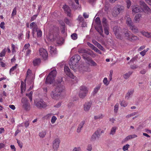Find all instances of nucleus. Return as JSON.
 Returning <instances> with one entry per match:
<instances>
[{
    "mask_svg": "<svg viewBox=\"0 0 151 151\" xmlns=\"http://www.w3.org/2000/svg\"><path fill=\"white\" fill-rule=\"evenodd\" d=\"M141 33L147 38H151V33H149L145 31H142Z\"/></svg>",
    "mask_w": 151,
    "mask_h": 151,
    "instance_id": "obj_28",
    "label": "nucleus"
},
{
    "mask_svg": "<svg viewBox=\"0 0 151 151\" xmlns=\"http://www.w3.org/2000/svg\"><path fill=\"white\" fill-rule=\"evenodd\" d=\"M86 149L87 150L91 151L92 150V145L91 144H88L87 147Z\"/></svg>",
    "mask_w": 151,
    "mask_h": 151,
    "instance_id": "obj_58",
    "label": "nucleus"
},
{
    "mask_svg": "<svg viewBox=\"0 0 151 151\" xmlns=\"http://www.w3.org/2000/svg\"><path fill=\"white\" fill-rule=\"evenodd\" d=\"M35 104L37 108L40 109L45 108L47 106L46 103L42 100L35 101Z\"/></svg>",
    "mask_w": 151,
    "mask_h": 151,
    "instance_id": "obj_8",
    "label": "nucleus"
},
{
    "mask_svg": "<svg viewBox=\"0 0 151 151\" xmlns=\"http://www.w3.org/2000/svg\"><path fill=\"white\" fill-rule=\"evenodd\" d=\"M139 5L142 7V11L146 14H151V9L148 7L146 4L143 1H139Z\"/></svg>",
    "mask_w": 151,
    "mask_h": 151,
    "instance_id": "obj_6",
    "label": "nucleus"
},
{
    "mask_svg": "<svg viewBox=\"0 0 151 151\" xmlns=\"http://www.w3.org/2000/svg\"><path fill=\"white\" fill-rule=\"evenodd\" d=\"M141 7L137 5H133L132 6V13H136L142 12V9Z\"/></svg>",
    "mask_w": 151,
    "mask_h": 151,
    "instance_id": "obj_14",
    "label": "nucleus"
},
{
    "mask_svg": "<svg viewBox=\"0 0 151 151\" xmlns=\"http://www.w3.org/2000/svg\"><path fill=\"white\" fill-rule=\"evenodd\" d=\"M125 2L126 3L127 8L129 9L131 5V1L130 0H126Z\"/></svg>",
    "mask_w": 151,
    "mask_h": 151,
    "instance_id": "obj_42",
    "label": "nucleus"
},
{
    "mask_svg": "<svg viewBox=\"0 0 151 151\" xmlns=\"http://www.w3.org/2000/svg\"><path fill=\"white\" fill-rule=\"evenodd\" d=\"M21 104L23 108L25 110L28 111L30 109V105L26 98H22L21 100Z\"/></svg>",
    "mask_w": 151,
    "mask_h": 151,
    "instance_id": "obj_9",
    "label": "nucleus"
},
{
    "mask_svg": "<svg viewBox=\"0 0 151 151\" xmlns=\"http://www.w3.org/2000/svg\"><path fill=\"white\" fill-rule=\"evenodd\" d=\"M126 23L127 25L129 27L130 29L134 32L137 33L138 32V30L137 27L134 25L132 19L129 15L125 17Z\"/></svg>",
    "mask_w": 151,
    "mask_h": 151,
    "instance_id": "obj_3",
    "label": "nucleus"
},
{
    "mask_svg": "<svg viewBox=\"0 0 151 151\" xmlns=\"http://www.w3.org/2000/svg\"><path fill=\"white\" fill-rule=\"evenodd\" d=\"M89 62L92 66H96L97 65L96 63L92 60L90 59L89 60Z\"/></svg>",
    "mask_w": 151,
    "mask_h": 151,
    "instance_id": "obj_46",
    "label": "nucleus"
},
{
    "mask_svg": "<svg viewBox=\"0 0 151 151\" xmlns=\"http://www.w3.org/2000/svg\"><path fill=\"white\" fill-rule=\"evenodd\" d=\"M34 79V76L32 73V71L28 69L26 73V79L28 80H32Z\"/></svg>",
    "mask_w": 151,
    "mask_h": 151,
    "instance_id": "obj_18",
    "label": "nucleus"
},
{
    "mask_svg": "<svg viewBox=\"0 0 151 151\" xmlns=\"http://www.w3.org/2000/svg\"><path fill=\"white\" fill-rule=\"evenodd\" d=\"M49 49L50 54L52 55H53L56 54V49L55 47L51 46L49 47Z\"/></svg>",
    "mask_w": 151,
    "mask_h": 151,
    "instance_id": "obj_23",
    "label": "nucleus"
},
{
    "mask_svg": "<svg viewBox=\"0 0 151 151\" xmlns=\"http://www.w3.org/2000/svg\"><path fill=\"white\" fill-rule=\"evenodd\" d=\"M132 72L131 71H129L127 73H125L123 75L124 78L125 79H127L130 76L132 75Z\"/></svg>",
    "mask_w": 151,
    "mask_h": 151,
    "instance_id": "obj_27",
    "label": "nucleus"
},
{
    "mask_svg": "<svg viewBox=\"0 0 151 151\" xmlns=\"http://www.w3.org/2000/svg\"><path fill=\"white\" fill-rule=\"evenodd\" d=\"M141 17V14H138L136 15L134 19L136 22H138L140 18Z\"/></svg>",
    "mask_w": 151,
    "mask_h": 151,
    "instance_id": "obj_31",
    "label": "nucleus"
},
{
    "mask_svg": "<svg viewBox=\"0 0 151 151\" xmlns=\"http://www.w3.org/2000/svg\"><path fill=\"white\" fill-rule=\"evenodd\" d=\"M46 134V131H42L39 134V136L41 138H44L45 137V135Z\"/></svg>",
    "mask_w": 151,
    "mask_h": 151,
    "instance_id": "obj_41",
    "label": "nucleus"
},
{
    "mask_svg": "<svg viewBox=\"0 0 151 151\" xmlns=\"http://www.w3.org/2000/svg\"><path fill=\"white\" fill-rule=\"evenodd\" d=\"M149 49V48H147L145 50H144L143 51L140 52V54L142 57L144 56Z\"/></svg>",
    "mask_w": 151,
    "mask_h": 151,
    "instance_id": "obj_40",
    "label": "nucleus"
},
{
    "mask_svg": "<svg viewBox=\"0 0 151 151\" xmlns=\"http://www.w3.org/2000/svg\"><path fill=\"white\" fill-rule=\"evenodd\" d=\"M87 51L84 49H82L80 50V52L83 53L82 54V56L85 59H87L88 58V55L87 54Z\"/></svg>",
    "mask_w": 151,
    "mask_h": 151,
    "instance_id": "obj_24",
    "label": "nucleus"
},
{
    "mask_svg": "<svg viewBox=\"0 0 151 151\" xmlns=\"http://www.w3.org/2000/svg\"><path fill=\"white\" fill-rule=\"evenodd\" d=\"M17 142L18 143V145L19 147H20V148H22V142L21 141L18 139L17 140Z\"/></svg>",
    "mask_w": 151,
    "mask_h": 151,
    "instance_id": "obj_62",
    "label": "nucleus"
},
{
    "mask_svg": "<svg viewBox=\"0 0 151 151\" xmlns=\"http://www.w3.org/2000/svg\"><path fill=\"white\" fill-rule=\"evenodd\" d=\"M129 147V144H126V145H124L123 148L122 150L123 151H126L128 150V148Z\"/></svg>",
    "mask_w": 151,
    "mask_h": 151,
    "instance_id": "obj_51",
    "label": "nucleus"
},
{
    "mask_svg": "<svg viewBox=\"0 0 151 151\" xmlns=\"http://www.w3.org/2000/svg\"><path fill=\"white\" fill-rule=\"evenodd\" d=\"M30 45L29 43L25 44L24 46L22 51L23 52L30 49Z\"/></svg>",
    "mask_w": 151,
    "mask_h": 151,
    "instance_id": "obj_34",
    "label": "nucleus"
},
{
    "mask_svg": "<svg viewBox=\"0 0 151 151\" xmlns=\"http://www.w3.org/2000/svg\"><path fill=\"white\" fill-rule=\"evenodd\" d=\"M60 142L58 139H56L53 142L52 147L54 150H56L58 148Z\"/></svg>",
    "mask_w": 151,
    "mask_h": 151,
    "instance_id": "obj_17",
    "label": "nucleus"
},
{
    "mask_svg": "<svg viewBox=\"0 0 151 151\" xmlns=\"http://www.w3.org/2000/svg\"><path fill=\"white\" fill-rule=\"evenodd\" d=\"M31 52V50L30 48L23 52L25 53V55L26 58L29 56Z\"/></svg>",
    "mask_w": 151,
    "mask_h": 151,
    "instance_id": "obj_32",
    "label": "nucleus"
},
{
    "mask_svg": "<svg viewBox=\"0 0 151 151\" xmlns=\"http://www.w3.org/2000/svg\"><path fill=\"white\" fill-rule=\"evenodd\" d=\"M75 3L78 5V6L76 7L75 9H80L81 7V6L80 5H79L78 0H74Z\"/></svg>",
    "mask_w": 151,
    "mask_h": 151,
    "instance_id": "obj_57",
    "label": "nucleus"
},
{
    "mask_svg": "<svg viewBox=\"0 0 151 151\" xmlns=\"http://www.w3.org/2000/svg\"><path fill=\"white\" fill-rule=\"evenodd\" d=\"M6 51V48H4L0 52V57H2L4 56Z\"/></svg>",
    "mask_w": 151,
    "mask_h": 151,
    "instance_id": "obj_39",
    "label": "nucleus"
},
{
    "mask_svg": "<svg viewBox=\"0 0 151 151\" xmlns=\"http://www.w3.org/2000/svg\"><path fill=\"white\" fill-rule=\"evenodd\" d=\"M119 14V12L118 11L116 8L115 7L114 9L113 15L114 17H116Z\"/></svg>",
    "mask_w": 151,
    "mask_h": 151,
    "instance_id": "obj_30",
    "label": "nucleus"
},
{
    "mask_svg": "<svg viewBox=\"0 0 151 151\" xmlns=\"http://www.w3.org/2000/svg\"><path fill=\"white\" fill-rule=\"evenodd\" d=\"M65 89L62 78L60 77L56 80L54 84L53 89L50 93L51 98L55 100H58L62 94L65 92Z\"/></svg>",
    "mask_w": 151,
    "mask_h": 151,
    "instance_id": "obj_1",
    "label": "nucleus"
},
{
    "mask_svg": "<svg viewBox=\"0 0 151 151\" xmlns=\"http://www.w3.org/2000/svg\"><path fill=\"white\" fill-rule=\"evenodd\" d=\"M87 88L84 86H82L80 87V91L79 93V96L80 98H84L87 95L88 92Z\"/></svg>",
    "mask_w": 151,
    "mask_h": 151,
    "instance_id": "obj_5",
    "label": "nucleus"
},
{
    "mask_svg": "<svg viewBox=\"0 0 151 151\" xmlns=\"http://www.w3.org/2000/svg\"><path fill=\"white\" fill-rule=\"evenodd\" d=\"M104 116V115L102 114H100L94 116V119L95 120L101 119H102Z\"/></svg>",
    "mask_w": 151,
    "mask_h": 151,
    "instance_id": "obj_29",
    "label": "nucleus"
},
{
    "mask_svg": "<svg viewBox=\"0 0 151 151\" xmlns=\"http://www.w3.org/2000/svg\"><path fill=\"white\" fill-rule=\"evenodd\" d=\"M52 39L58 45H61L63 43V39L60 37L58 33L53 35Z\"/></svg>",
    "mask_w": 151,
    "mask_h": 151,
    "instance_id": "obj_7",
    "label": "nucleus"
},
{
    "mask_svg": "<svg viewBox=\"0 0 151 151\" xmlns=\"http://www.w3.org/2000/svg\"><path fill=\"white\" fill-rule=\"evenodd\" d=\"M85 122V120H83L80 123L77 129V132L79 133L81 132L82 128Z\"/></svg>",
    "mask_w": 151,
    "mask_h": 151,
    "instance_id": "obj_21",
    "label": "nucleus"
},
{
    "mask_svg": "<svg viewBox=\"0 0 151 151\" xmlns=\"http://www.w3.org/2000/svg\"><path fill=\"white\" fill-rule=\"evenodd\" d=\"M103 81L104 83L106 86L108 85L109 83V82L108 81L107 79L106 78H104Z\"/></svg>",
    "mask_w": 151,
    "mask_h": 151,
    "instance_id": "obj_54",
    "label": "nucleus"
},
{
    "mask_svg": "<svg viewBox=\"0 0 151 151\" xmlns=\"http://www.w3.org/2000/svg\"><path fill=\"white\" fill-rule=\"evenodd\" d=\"M96 22L98 25L101 24V22L100 18L99 17H97L95 20Z\"/></svg>",
    "mask_w": 151,
    "mask_h": 151,
    "instance_id": "obj_50",
    "label": "nucleus"
},
{
    "mask_svg": "<svg viewBox=\"0 0 151 151\" xmlns=\"http://www.w3.org/2000/svg\"><path fill=\"white\" fill-rule=\"evenodd\" d=\"M40 56L44 60H46L48 58V54L45 49L43 48L40 49Z\"/></svg>",
    "mask_w": 151,
    "mask_h": 151,
    "instance_id": "obj_10",
    "label": "nucleus"
},
{
    "mask_svg": "<svg viewBox=\"0 0 151 151\" xmlns=\"http://www.w3.org/2000/svg\"><path fill=\"white\" fill-rule=\"evenodd\" d=\"M92 103L90 102H86L83 105L84 110L87 111L89 110L91 106Z\"/></svg>",
    "mask_w": 151,
    "mask_h": 151,
    "instance_id": "obj_20",
    "label": "nucleus"
},
{
    "mask_svg": "<svg viewBox=\"0 0 151 151\" xmlns=\"http://www.w3.org/2000/svg\"><path fill=\"white\" fill-rule=\"evenodd\" d=\"M72 151H81V149L80 147H75L73 150Z\"/></svg>",
    "mask_w": 151,
    "mask_h": 151,
    "instance_id": "obj_63",
    "label": "nucleus"
},
{
    "mask_svg": "<svg viewBox=\"0 0 151 151\" xmlns=\"http://www.w3.org/2000/svg\"><path fill=\"white\" fill-rule=\"evenodd\" d=\"M119 104L117 103L114 106V112L116 113L117 112V111L119 109Z\"/></svg>",
    "mask_w": 151,
    "mask_h": 151,
    "instance_id": "obj_49",
    "label": "nucleus"
},
{
    "mask_svg": "<svg viewBox=\"0 0 151 151\" xmlns=\"http://www.w3.org/2000/svg\"><path fill=\"white\" fill-rule=\"evenodd\" d=\"M101 134L100 133V131L97 130L92 134L90 139V141L94 142L96 139L99 138Z\"/></svg>",
    "mask_w": 151,
    "mask_h": 151,
    "instance_id": "obj_11",
    "label": "nucleus"
},
{
    "mask_svg": "<svg viewBox=\"0 0 151 151\" xmlns=\"http://www.w3.org/2000/svg\"><path fill=\"white\" fill-rule=\"evenodd\" d=\"M64 22L67 24L69 25H70L71 24L70 21L67 18H65L64 20Z\"/></svg>",
    "mask_w": 151,
    "mask_h": 151,
    "instance_id": "obj_61",
    "label": "nucleus"
},
{
    "mask_svg": "<svg viewBox=\"0 0 151 151\" xmlns=\"http://www.w3.org/2000/svg\"><path fill=\"white\" fill-rule=\"evenodd\" d=\"M113 31L116 37L120 39H122L123 38L119 33V28L118 27H115L113 28Z\"/></svg>",
    "mask_w": 151,
    "mask_h": 151,
    "instance_id": "obj_16",
    "label": "nucleus"
},
{
    "mask_svg": "<svg viewBox=\"0 0 151 151\" xmlns=\"http://www.w3.org/2000/svg\"><path fill=\"white\" fill-rule=\"evenodd\" d=\"M87 45L93 50L94 48L95 47L93 44H91L89 42H88L87 43Z\"/></svg>",
    "mask_w": 151,
    "mask_h": 151,
    "instance_id": "obj_60",
    "label": "nucleus"
},
{
    "mask_svg": "<svg viewBox=\"0 0 151 151\" xmlns=\"http://www.w3.org/2000/svg\"><path fill=\"white\" fill-rule=\"evenodd\" d=\"M57 118L55 116H53L52 117L51 119V123L53 124H54L56 120H57Z\"/></svg>",
    "mask_w": 151,
    "mask_h": 151,
    "instance_id": "obj_53",
    "label": "nucleus"
},
{
    "mask_svg": "<svg viewBox=\"0 0 151 151\" xmlns=\"http://www.w3.org/2000/svg\"><path fill=\"white\" fill-rule=\"evenodd\" d=\"M35 27L32 28V35H33L36 32H37L39 29H38L37 26L36 25Z\"/></svg>",
    "mask_w": 151,
    "mask_h": 151,
    "instance_id": "obj_45",
    "label": "nucleus"
},
{
    "mask_svg": "<svg viewBox=\"0 0 151 151\" xmlns=\"http://www.w3.org/2000/svg\"><path fill=\"white\" fill-rule=\"evenodd\" d=\"M131 139L130 136V135L127 136L126 138H125L124 139L123 141L124 142H126L128 141L129 139Z\"/></svg>",
    "mask_w": 151,
    "mask_h": 151,
    "instance_id": "obj_64",
    "label": "nucleus"
},
{
    "mask_svg": "<svg viewBox=\"0 0 151 151\" xmlns=\"http://www.w3.org/2000/svg\"><path fill=\"white\" fill-rule=\"evenodd\" d=\"M138 39V38L137 36L134 35L132 34L131 36V37L129 40V41H133L137 40Z\"/></svg>",
    "mask_w": 151,
    "mask_h": 151,
    "instance_id": "obj_43",
    "label": "nucleus"
},
{
    "mask_svg": "<svg viewBox=\"0 0 151 151\" xmlns=\"http://www.w3.org/2000/svg\"><path fill=\"white\" fill-rule=\"evenodd\" d=\"M101 87V85H99L96 87L94 88L93 92L94 94H96L98 92Z\"/></svg>",
    "mask_w": 151,
    "mask_h": 151,
    "instance_id": "obj_33",
    "label": "nucleus"
},
{
    "mask_svg": "<svg viewBox=\"0 0 151 151\" xmlns=\"http://www.w3.org/2000/svg\"><path fill=\"white\" fill-rule=\"evenodd\" d=\"M96 46L100 50L104 51V49L103 47L99 43Z\"/></svg>",
    "mask_w": 151,
    "mask_h": 151,
    "instance_id": "obj_56",
    "label": "nucleus"
},
{
    "mask_svg": "<svg viewBox=\"0 0 151 151\" xmlns=\"http://www.w3.org/2000/svg\"><path fill=\"white\" fill-rule=\"evenodd\" d=\"M95 52H97L98 53L101 54H102L101 52L99 50L97 47H95L94 49H93Z\"/></svg>",
    "mask_w": 151,
    "mask_h": 151,
    "instance_id": "obj_59",
    "label": "nucleus"
},
{
    "mask_svg": "<svg viewBox=\"0 0 151 151\" xmlns=\"http://www.w3.org/2000/svg\"><path fill=\"white\" fill-rule=\"evenodd\" d=\"M97 27H96L95 28L96 30L101 35H102L103 30L101 24L98 25Z\"/></svg>",
    "mask_w": 151,
    "mask_h": 151,
    "instance_id": "obj_22",
    "label": "nucleus"
},
{
    "mask_svg": "<svg viewBox=\"0 0 151 151\" xmlns=\"http://www.w3.org/2000/svg\"><path fill=\"white\" fill-rule=\"evenodd\" d=\"M41 60L40 58H36L33 61V63L34 66L38 65L40 63Z\"/></svg>",
    "mask_w": 151,
    "mask_h": 151,
    "instance_id": "obj_25",
    "label": "nucleus"
},
{
    "mask_svg": "<svg viewBox=\"0 0 151 151\" xmlns=\"http://www.w3.org/2000/svg\"><path fill=\"white\" fill-rule=\"evenodd\" d=\"M132 34L128 30H126L124 33V38L129 40Z\"/></svg>",
    "mask_w": 151,
    "mask_h": 151,
    "instance_id": "obj_19",
    "label": "nucleus"
},
{
    "mask_svg": "<svg viewBox=\"0 0 151 151\" xmlns=\"http://www.w3.org/2000/svg\"><path fill=\"white\" fill-rule=\"evenodd\" d=\"M115 7L117 9L118 11L119 12V14L123 12L124 9V6L119 5L116 6Z\"/></svg>",
    "mask_w": 151,
    "mask_h": 151,
    "instance_id": "obj_26",
    "label": "nucleus"
},
{
    "mask_svg": "<svg viewBox=\"0 0 151 151\" xmlns=\"http://www.w3.org/2000/svg\"><path fill=\"white\" fill-rule=\"evenodd\" d=\"M64 72L68 76L72 79H74V76L70 72L69 67L66 65H65L64 67Z\"/></svg>",
    "mask_w": 151,
    "mask_h": 151,
    "instance_id": "obj_13",
    "label": "nucleus"
},
{
    "mask_svg": "<svg viewBox=\"0 0 151 151\" xmlns=\"http://www.w3.org/2000/svg\"><path fill=\"white\" fill-rule=\"evenodd\" d=\"M71 38L73 40H76L77 38V35L76 33H73L71 35Z\"/></svg>",
    "mask_w": 151,
    "mask_h": 151,
    "instance_id": "obj_48",
    "label": "nucleus"
},
{
    "mask_svg": "<svg viewBox=\"0 0 151 151\" xmlns=\"http://www.w3.org/2000/svg\"><path fill=\"white\" fill-rule=\"evenodd\" d=\"M102 23L104 27V29L105 33L108 35L109 34V27L107 23L106 19L105 18H103L102 20Z\"/></svg>",
    "mask_w": 151,
    "mask_h": 151,
    "instance_id": "obj_12",
    "label": "nucleus"
},
{
    "mask_svg": "<svg viewBox=\"0 0 151 151\" xmlns=\"http://www.w3.org/2000/svg\"><path fill=\"white\" fill-rule=\"evenodd\" d=\"M137 112H134L131 114H129L126 116V118H129L132 116H134L135 115L137 114Z\"/></svg>",
    "mask_w": 151,
    "mask_h": 151,
    "instance_id": "obj_52",
    "label": "nucleus"
},
{
    "mask_svg": "<svg viewBox=\"0 0 151 151\" xmlns=\"http://www.w3.org/2000/svg\"><path fill=\"white\" fill-rule=\"evenodd\" d=\"M116 129L117 127L115 126L113 127L111 129L110 133V134L112 135H114L115 133Z\"/></svg>",
    "mask_w": 151,
    "mask_h": 151,
    "instance_id": "obj_36",
    "label": "nucleus"
},
{
    "mask_svg": "<svg viewBox=\"0 0 151 151\" xmlns=\"http://www.w3.org/2000/svg\"><path fill=\"white\" fill-rule=\"evenodd\" d=\"M77 20L79 23H83L84 22V20L83 17L81 15H79Z\"/></svg>",
    "mask_w": 151,
    "mask_h": 151,
    "instance_id": "obj_37",
    "label": "nucleus"
},
{
    "mask_svg": "<svg viewBox=\"0 0 151 151\" xmlns=\"http://www.w3.org/2000/svg\"><path fill=\"white\" fill-rule=\"evenodd\" d=\"M18 66L17 64H16L15 66L12 67L10 70L9 73L10 74H11V73L12 72L15 70L17 68Z\"/></svg>",
    "mask_w": 151,
    "mask_h": 151,
    "instance_id": "obj_47",
    "label": "nucleus"
},
{
    "mask_svg": "<svg viewBox=\"0 0 151 151\" xmlns=\"http://www.w3.org/2000/svg\"><path fill=\"white\" fill-rule=\"evenodd\" d=\"M80 59V56L77 54L71 57L69 62L70 68L75 70L77 68L78 63Z\"/></svg>",
    "mask_w": 151,
    "mask_h": 151,
    "instance_id": "obj_2",
    "label": "nucleus"
},
{
    "mask_svg": "<svg viewBox=\"0 0 151 151\" xmlns=\"http://www.w3.org/2000/svg\"><path fill=\"white\" fill-rule=\"evenodd\" d=\"M120 104L121 106L124 107H126L127 105V103L124 100L120 102Z\"/></svg>",
    "mask_w": 151,
    "mask_h": 151,
    "instance_id": "obj_44",
    "label": "nucleus"
},
{
    "mask_svg": "<svg viewBox=\"0 0 151 151\" xmlns=\"http://www.w3.org/2000/svg\"><path fill=\"white\" fill-rule=\"evenodd\" d=\"M17 8L16 7H15L12 12V14H11V18L13 19L14 17L17 14Z\"/></svg>",
    "mask_w": 151,
    "mask_h": 151,
    "instance_id": "obj_38",
    "label": "nucleus"
},
{
    "mask_svg": "<svg viewBox=\"0 0 151 151\" xmlns=\"http://www.w3.org/2000/svg\"><path fill=\"white\" fill-rule=\"evenodd\" d=\"M133 92L134 91L133 90H130L128 91L126 96V97L127 99H129V98L132 95Z\"/></svg>",
    "mask_w": 151,
    "mask_h": 151,
    "instance_id": "obj_35",
    "label": "nucleus"
},
{
    "mask_svg": "<svg viewBox=\"0 0 151 151\" xmlns=\"http://www.w3.org/2000/svg\"><path fill=\"white\" fill-rule=\"evenodd\" d=\"M37 36L38 37H40L42 35V32L41 30L39 29L37 32Z\"/></svg>",
    "mask_w": 151,
    "mask_h": 151,
    "instance_id": "obj_55",
    "label": "nucleus"
},
{
    "mask_svg": "<svg viewBox=\"0 0 151 151\" xmlns=\"http://www.w3.org/2000/svg\"><path fill=\"white\" fill-rule=\"evenodd\" d=\"M63 8L68 16L70 17H72L71 13V10L68 6L65 4L63 6Z\"/></svg>",
    "mask_w": 151,
    "mask_h": 151,
    "instance_id": "obj_15",
    "label": "nucleus"
},
{
    "mask_svg": "<svg viewBox=\"0 0 151 151\" xmlns=\"http://www.w3.org/2000/svg\"><path fill=\"white\" fill-rule=\"evenodd\" d=\"M57 71L55 69L52 70L47 76L45 81L46 83L51 84L56 77L57 74Z\"/></svg>",
    "mask_w": 151,
    "mask_h": 151,
    "instance_id": "obj_4",
    "label": "nucleus"
}]
</instances>
